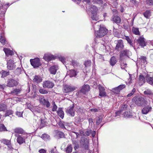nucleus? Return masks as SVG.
<instances>
[{
    "instance_id": "obj_1",
    "label": "nucleus",
    "mask_w": 153,
    "mask_h": 153,
    "mask_svg": "<svg viewBox=\"0 0 153 153\" xmlns=\"http://www.w3.org/2000/svg\"><path fill=\"white\" fill-rule=\"evenodd\" d=\"M95 35L97 37H102L107 33L108 30L104 27L95 24L94 26Z\"/></svg>"
},
{
    "instance_id": "obj_2",
    "label": "nucleus",
    "mask_w": 153,
    "mask_h": 153,
    "mask_svg": "<svg viewBox=\"0 0 153 153\" xmlns=\"http://www.w3.org/2000/svg\"><path fill=\"white\" fill-rule=\"evenodd\" d=\"M134 103L139 105H142L146 104L147 101L143 98L142 97H135L132 100Z\"/></svg>"
},
{
    "instance_id": "obj_3",
    "label": "nucleus",
    "mask_w": 153,
    "mask_h": 153,
    "mask_svg": "<svg viewBox=\"0 0 153 153\" xmlns=\"http://www.w3.org/2000/svg\"><path fill=\"white\" fill-rule=\"evenodd\" d=\"M91 12V18L93 20L97 21L99 20L98 16L97 15V9L96 6L94 5L91 6L90 9Z\"/></svg>"
},
{
    "instance_id": "obj_4",
    "label": "nucleus",
    "mask_w": 153,
    "mask_h": 153,
    "mask_svg": "<svg viewBox=\"0 0 153 153\" xmlns=\"http://www.w3.org/2000/svg\"><path fill=\"white\" fill-rule=\"evenodd\" d=\"M76 87L74 86L65 85L63 87V92L64 93H68L75 90Z\"/></svg>"
},
{
    "instance_id": "obj_5",
    "label": "nucleus",
    "mask_w": 153,
    "mask_h": 153,
    "mask_svg": "<svg viewBox=\"0 0 153 153\" xmlns=\"http://www.w3.org/2000/svg\"><path fill=\"white\" fill-rule=\"evenodd\" d=\"M131 55V52L128 50L126 49L121 51L120 54V58L122 60L125 56H128Z\"/></svg>"
},
{
    "instance_id": "obj_6",
    "label": "nucleus",
    "mask_w": 153,
    "mask_h": 153,
    "mask_svg": "<svg viewBox=\"0 0 153 153\" xmlns=\"http://www.w3.org/2000/svg\"><path fill=\"white\" fill-rule=\"evenodd\" d=\"M15 63L12 59L8 60L7 64V68L10 70H13L15 69L16 68Z\"/></svg>"
},
{
    "instance_id": "obj_7",
    "label": "nucleus",
    "mask_w": 153,
    "mask_h": 153,
    "mask_svg": "<svg viewBox=\"0 0 153 153\" xmlns=\"http://www.w3.org/2000/svg\"><path fill=\"white\" fill-rule=\"evenodd\" d=\"M30 62L34 68L39 67L41 65L39 59L38 58H35L34 59H31Z\"/></svg>"
},
{
    "instance_id": "obj_8",
    "label": "nucleus",
    "mask_w": 153,
    "mask_h": 153,
    "mask_svg": "<svg viewBox=\"0 0 153 153\" xmlns=\"http://www.w3.org/2000/svg\"><path fill=\"white\" fill-rule=\"evenodd\" d=\"M74 105L73 104L72 106L68 108L66 111L67 114L72 117H74L75 115V112L74 110Z\"/></svg>"
},
{
    "instance_id": "obj_9",
    "label": "nucleus",
    "mask_w": 153,
    "mask_h": 153,
    "mask_svg": "<svg viewBox=\"0 0 153 153\" xmlns=\"http://www.w3.org/2000/svg\"><path fill=\"white\" fill-rule=\"evenodd\" d=\"M54 86V83L50 81H45L43 84V87L45 88H52Z\"/></svg>"
},
{
    "instance_id": "obj_10",
    "label": "nucleus",
    "mask_w": 153,
    "mask_h": 153,
    "mask_svg": "<svg viewBox=\"0 0 153 153\" xmlns=\"http://www.w3.org/2000/svg\"><path fill=\"white\" fill-rule=\"evenodd\" d=\"M18 85L17 81L13 79L8 80L7 83V86L10 87L16 86Z\"/></svg>"
},
{
    "instance_id": "obj_11",
    "label": "nucleus",
    "mask_w": 153,
    "mask_h": 153,
    "mask_svg": "<svg viewBox=\"0 0 153 153\" xmlns=\"http://www.w3.org/2000/svg\"><path fill=\"white\" fill-rule=\"evenodd\" d=\"M39 101L40 103L46 105L47 108L50 107V104L49 102L46 100L43 97L41 96L39 98Z\"/></svg>"
},
{
    "instance_id": "obj_12",
    "label": "nucleus",
    "mask_w": 153,
    "mask_h": 153,
    "mask_svg": "<svg viewBox=\"0 0 153 153\" xmlns=\"http://www.w3.org/2000/svg\"><path fill=\"white\" fill-rule=\"evenodd\" d=\"M98 89L99 90V96L101 97L105 96L106 95L104 87L101 85H98Z\"/></svg>"
},
{
    "instance_id": "obj_13",
    "label": "nucleus",
    "mask_w": 153,
    "mask_h": 153,
    "mask_svg": "<svg viewBox=\"0 0 153 153\" xmlns=\"http://www.w3.org/2000/svg\"><path fill=\"white\" fill-rule=\"evenodd\" d=\"M152 109V107L149 105H148L144 107L142 110V112L143 114H146L149 112L151 111Z\"/></svg>"
},
{
    "instance_id": "obj_14",
    "label": "nucleus",
    "mask_w": 153,
    "mask_h": 153,
    "mask_svg": "<svg viewBox=\"0 0 153 153\" xmlns=\"http://www.w3.org/2000/svg\"><path fill=\"white\" fill-rule=\"evenodd\" d=\"M90 86L88 85H84L82 86L81 90V91L83 94H85L86 93L90 91Z\"/></svg>"
},
{
    "instance_id": "obj_15",
    "label": "nucleus",
    "mask_w": 153,
    "mask_h": 153,
    "mask_svg": "<svg viewBox=\"0 0 153 153\" xmlns=\"http://www.w3.org/2000/svg\"><path fill=\"white\" fill-rule=\"evenodd\" d=\"M58 69V66L56 65H53L49 69V71L52 74H56Z\"/></svg>"
},
{
    "instance_id": "obj_16",
    "label": "nucleus",
    "mask_w": 153,
    "mask_h": 153,
    "mask_svg": "<svg viewBox=\"0 0 153 153\" xmlns=\"http://www.w3.org/2000/svg\"><path fill=\"white\" fill-rule=\"evenodd\" d=\"M124 47L123 41L121 40H119L116 45L115 49L117 50H120L123 49Z\"/></svg>"
},
{
    "instance_id": "obj_17",
    "label": "nucleus",
    "mask_w": 153,
    "mask_h": 153,
    "mask_svg": "<svg viewBox=\"0 0 153 153\" xmlns=\"http://www.w3.org/2000/svg\"><path fill=\"white\" fill-rule=\"evenodd\" d=\"M54 58L53 55L50 53L45 54L43 58L46 61L48 62L53 59Z\"/></svg>"
},
{
    "instance_id": "obj_18",
    "label": "nucleus",
    "mask_w": 153,
    "mask_h": 153,
    "mask_svg": "<svg viewBox=\"0 0 153 153\" xmlns=\"http://www.w3.org/2000/svg\"><path fill=\"white\" fill-rule=\"evenodd\" d=\"M15 136L17 137V142L20 144L25 142V139L21 136L18 135L17 134H15Z\"/></svg>"
},
{
    "instance_id": "obj_19",
    "label": "nucleus",
    "mask_w": 153,
    "mask_h": 153,
    "mask_svg": "<svg viewBox=\"0 0 153 153\" xmlns=\"http://www.w3.org/2000/svg\"><path fill=\"white\" fill-rule=\"evenodd\" d=\"M144 94L147 95L149 97L152 98L153 97V92L149 89H146L144 92Z\"/></svg>"
},
{
    "instance_id": "obj_20",
    "label": "nucleus",
    "mask_w": 153,
    "mask_h": 153,
    "mask_svg": "<svg viewBox=\"0 0 153 153\" xmlns=\"http://www.w3.org/2000/svg\"><path fill=\"white\" fill-rule=\"evenodd\" d=\"M138 43L142 47H144L146 45L145 42L143 38L140 37L137 40Z\"/></svg>"
},
{
    "instance_id": "obj_21",
    "label": "nucleus",
    "mask_w": 153,
    "mask_h": 153,
    "mask_svg": "<svg viewBox=\"0 0 153 153\" xmlns=\"http://www.w3.org/2000/svg\"><path fill=\"white\" fill-rule=\"evenodd\" d=\"M1 142L4 144L8 146V147L9 149H11L12 148L11 145V142L10 140L4 139L1 140Z\"/></svg>"
},
{
    "instance_id": "obj_22",
    "label": "nucleus",
    "mask_w": 153,
    "mask_h": 153,
    "mask_svg": "<svg viewBox=\"0 0 153 153\" xmlns=\"http://www.w3.org/2000/svg\"><path fill=\"white\" fill-rule=\"evenodd\" d=\"M84 142L82 140L81 144L82 145L83 147L86 149H88V142L87 139L83 140Z\"/></svg>"
},
{
    "instance_id": "obj_23",
    "label": "nucleus",
    "mask_w": 153,
    "mask_h": 153,
    "mask_svg": "<svg viewBox=\"0 0 153 153\" xmlns=\"http://www.w3.org/2000/svg\"><path fill=\"white\" fill-rule=\"evenodd\" d=\"M111 20L113 22L117 24H119L121 20L120 18L118 16H115L112 17Z\"/></svg>"
},
{
    "instance_id": "obj_24",
    "label": "nucleus",
    "mask_w": 153,
    "mask_h": 153,
    "mask_svg": "<svg viewBox=\"0 0 153 153\" xmlns=\"http://www.w3.org/2000/svg\"><path fill=\"white\" fill-rule=\"evenodd\" d=\"M145 82V79L144 77L142 75H140L139 78V83L140 85H142Z\"/></svg>"
},
{
    "instance_id": "obj_25",
    "label": "nucleus",
    "mask_w": 153,
    "mask_h": 153,
    "mask_svg": "<svg viewBox=\"0 0 153 153\" xmlns=\"http://www.w3.org/2000/svg\"><path fill=\"white\" fill-rule=\"evenodd\" d=\"M146 79L147 82L150 85L153 84V76H150L147 75L146 76Z\"/></svg>"
},
{
    "instance_id": "obj_26",
    "label": "nucleus",
    "mask_w": 153,
    "mask_h": 153,
    "mask_svg": "<svg viewBox=\"0 0 153 153\" xmlns=\"http://www.w3.org/2000/svg\"><path fill=\"white\" fill-rule=\"evenodd\" d=\"M33 81L36 83H39L42 82V79L40 76L36 75L34 77Z\"/></svg>"
},
{
    "instance_id": "obj_27",
    "label": "nucleus",
    "mask_w": 153,
    "mask_h": 153,
    "mask_svg": "<svg viewBox=\"0 0 153 153\" xmlns=\"http://www.w3.org/2000/svg\"><path fill=\"white\" fill-rule=\"evenodd\" d=\"M3 51L4 52L6 55H12L13 54V52L7 48H4L3 49Z\"/></svg>"
},
{
    "instance_id": "obj_28",
    "label": "nucleus",
    "mask_w": 153,
    "mask_h": 153,
    "mask_svg": "<svg viewBox=\"0 0 153 153\" xmlns=\"http://www.w3.org/2000/svg\"><path fill=\"white\" fill-rule=\"evenodd\" d=\"M59 116L62 119H63L64 117V112L61 108H59L57 111Z\"/></svg>"
},
{
    "instance_id": "obj_29",
    "label": "nucleus",
    "mask_w": 153,
    "mask_h": 153,
    "mask_svg": "<svg viewBox=\"0 0 153 153\" xmlns=\"http://www.w3.org/2000/svg\"><path fill=\"white\" fill-rule=\"evenodd\" d=\"M22 91V89L20 88H16L14 89L12 91H11V94H14L17 95L18 94L20 93Z\"/></svg>"
},
{
    "instance_id": "obj_30",
    "label": "nucleus",
    "mask_w": 153,
    "mask_h": 153,
    "mask_svg": "<svg viewBox=\"0 0 153 153\" xmlns=\"http://www.w3.org/2000/svg\"><path fill=\"white\" fill-rule=\"evenodd\" d=\"M0 42L3 45H4L6 42L4 34L2 33L0 36Z\"/></svg>"
},
{
    "instance_id": "obj_31",
    "label": "nucleus",
    "mask_w": 153,
    "mask_h": 153,
    "mask_svg": "<svg viewBox=\"0 0 153 153\" xmlns=\"http://www.w3.org/2000/svg\"><path fill=\"white\" fill-rule=\"evenodd\" d=\"M14 132L16 133L22 134L24 132L23 130L21 128H18L14 129Z\"/></svg>"
},
{
    "instance_id": "obj_32",
    "label": "nucleus",
    "mask_w": 153,
    "mask_h": 153,
    "mask_svg": "<svg viewBox=\"0 0 153 153\" xmlns=\"http://www.w3.org/2000/svg\"><path fill=\"white\" fill-rule=\"evenodd\" d=\"M68 124V123L63 122V121H60L58 123L59 126L60 127L62 128L65 129H66V128L65 127V126H66Z\"/></svg>"
},
{
    "instance_id": "obj_33",
    "label": "nucleus",
    "mask_w": 153,
    "mask_h": 153,
    "mask_svg": "<svg viewBox=\"0 0 153 153\" xmlns=\"http://www.w3.org/2000/svg\"><path fill=\"white\" fill-rule=\"evenodd\" d=\"M144 16L147 19H149L151 16V12L150 10H147L143 13Z\"/></svg>"
},
{
    "instance_id": "obj_34",
    "label": "nucleus",
    "mask_w": 153,
    "mask_h": 153,
    "mask_svg": "<svg viewBox=\"0 0 153 153\" xmlns=\"http://www.w3.org/2000/svg\"><path fill=\"white\" fill-rule=\"evenodd\" d=\"M116 63V60L114 56H112L110 59V63L112 66L114 65Z\"/></svg>"
},
{
    "instance_id": "obj_35",
    "label": "nucleus",
    "mask_w": 153,
    "mask_h": 153,
    "mask_svg": "<svg viewBox=\"0 0 153 153\" xmlns=\"http://www.w3.org/2000/svg\"><path fill=\"white\" fill-rule=\"evenodd\" d=\"M7 108V106L5 104H0V111H4Z\"/></svg>"
},
{
    "instance_id": "obj_36",
    "label": "nucleus",
    "mask_w": 153,
    "mask_h": 153,
    "mask_svg": "<svg viewBox=\"0 0 153 153\" xmlns=\"http://www.w3.org/2000/svg\"><path fill=\"white\" fill-rule=\"evenodd\" d=\"M72 150V148L71 145H68L66 148V152L67 153H71Z\"/></svg>"
},
{
    "instance_id": "obj_37",
    "label": "nucleus",
    "mask_w": 153,
    "mask_h": 153,
    "mask_svg": "<svg viewBox=\"0 0 153 153\" xmlns=\"http://www.w3.org/2000/svg\"><path fill=\"white\" fill-rule=\"evenodd\" d=\"M41 138L44 140H47L50 139V136L47 134H44L42 135Z\"/></svg>"
},
{
    "instance_id": "obj_38",
    "label": "nucleus",
    "mask_w": 153,
    "mask_h": 153,
    "mask_svg": "<svg viewBox=\"0 0 153 153\" xmlns=\"http://www.w3.org/2000/svg\"><path fill=\"white\" fill-rule=\"evenodd\" d=\"M132 32L136 35H138L139 34V31L138 28L133 27L132 29Z\"/></svg>"
},
{
    "instance_id": "obj_39",
    "label": "nucleus",
    "mask_w": 153,
    "mask_h": 153,
    "mask_svg": "<svg viewBox=\"0 0 153 153\" xmlns=\"http://www.w3.org/2000/svg\"><path fill=\"white\" fill-rule=\"evenodd\" d=\"M70 77H71L75 76L76 75V71L73 70H70Z\"/></svg>"
},
{
    "instance_id": "obj_40",
    "label": "nucleus",
    "mask_w": 153,
    "mask_h": 153,
    "mask_svg": "<svg viewBox=\"0 0 153 153\" xmlns=\"http://www.w3.org/2000/svg\"><path fill=\"white\" fill-rule=\"evenodd\" d=\"M124 116L125 117H129L132 116V114L130 111L125 112L124 113Z\"/></svg>"
},
{
    "instance_id": "obj_41",
    "label": "nucleus",
    "mask_w": 153,
    "mask_h": 153,
    "mask_svg": "<svg viewBox=\"0 0 153 153\" xmlns=\"http://www.w3.org/2000/svg\"><path fill=\"white\" fill-rule=\"evenodd\" d=\"M92 2L94 4H102L103 3L102 0H93Z\"/></svg>"
},
{
    "instance_id": "obj_42",
    "label": "nucleus",
    "mask_w": 153,
    "mask_h": 153,
    "mask_svg": "<svg viewBox=\"0 0 153 153\" xmlns=\"http://www.w3.org/2000/svg\"><path fill=\"white\" fill-rule=\"evenodd\" d=\"M13 112V111L11 110H7L6 111V113L4 114V116L5 117H7L9 116L10 115L12 114Z\"/></svg>"
},
{
    "instance_id": "obj_43",
    "label": "nucleus",
    "mask_w": 153,
    "mask_h": 153,
    "mask_svg": "<svg viewBox=\"0 0 153 153\" xmlns=\"http://www.w3.org/2000/svg\"><path fill=\"white\" fill-rule=\"evenodd\" d=\"M125 39L127 41L128 43L130 45L132 46H133L132 42L128 36H125Z\"/></svg>"
},
{
    "instance_id": "obj_44",
    "label": "nucleus",
    "mask_w": 153,
    "mask_h": 153,
    "mask_svg": "<svg viewBox=\"0 0 153 153\" xmlns=\"http://www.w3.org/2000/svg\"><path fill=\"white\" fill-rule=\"evenodd\" d=\"M9 71H3L2 73V77H4L9 74Z\"/></svg>"
},
{
    "instance_id": "obj_45",
    "label": "nucleus",
    "mask_w": 153,
    "mask_h": 153,
    "mask_svg": "<svg viewBox=\"0 0 153 153\" xmlns=\"http://www.w3.org/2000/svg\"><path fill=\"white\" fill-rule=\"evenodd\" d=\"M91 62L90 60H88L85 62L84 63V65L86 67L90 66L91 64Z\"/></svg>"
},
{
    "instance_id": "obj_46",
    "label": "nucleus",
    "mask_w": 153,
    "mask_h": 153,
    "mask_svg": "<svg viewBox=\"0 0 153 153\" xmlns=\"http://www.w3.org/2000/svg\"><path fill=\"white\" fill-rule=\"evenodd\" d=\"M140 59L141 61L144 63L146 64V57L141 56H140Z\"/></svg>"
},
{
    "instance_id": "obj_47",
    "label": "nucleus",
    "mask_w": 153,
    "mask_h": 153,
    "mask_svg": "<svg viewBox=\"0 0 153 153\" xmlns=\"http://www.w3.org/2000/svg\"><path fill=\"white\" fill-rule=\"evenodd\" d=\"M0 130L1 131H7L6 127L4 124H1L0 125Z\"/></svg>"
},
{
    "instance_id": "obj_48",
    "label": "nucleus",
    "mask_w": 153,
    "mask_h": 153,
    "mask_svg": "<svg viewBox=\"0 0 153 153\" xmlns=\"http://www.w3.org/2000/svg\"><path fill=\"white\" fill-rule=\"evenodd\" d=\"M76 135V138H77L80 135H82L83 134L84 132L82 131H79V133H78L74 132H73Z\"/></svg>"
},
{
    "instance_id": "obj_49",
    "label": "nucleus",
    "mask_w": 153,
    "mask_h": 153,
    "mask_svg": "<svg viewBox=\"0 0 153 153\" xmlns=\"http://www.w3.org/2000/svg\"><path fill=\"white\" fill-rule=\"evenodd\" d=\"M39 91L40 93L43 94H46L48 93L47 91L42 89H39Z\"/></svg>"
},
{
    "instance_id": "obj_50",
    "label": "nucleus",
    "mask_w": 153,
    "mask_h": 153,
    "mask_svg": "<svg viewBox=\"0 0 153 153\" xmlns=\"http://www.w3.org/2000/svg\"><path fill=\"white\" fill-rule=\"evenodd\" d=\"M83 93L81 91V90L79 91H78L76 94V95L78 97H81L82 96Z\"/></svg>"
},
{
    "instance_id": "obj_51",
    "label": "nucleus",
    "mask_w": 153,
    "mask_h": 153,
    "mask_svg": "<svg viewBox=\"0 0 153 153\" xmlns=\"http://www.w3.org/2000/svg\"><path fill=\"white\" fill-rule=\"evenodd\" d=\"M53 107L52 109L53 111H55L57 108V107L56 105L55 104V102H53Z\"/></svg>"
},
{
    "instance_id": "obj_52",
    "label": "nucleus",
    "mask_w": 153,
    "mask_h": 153,
    "mask_svg": "<svg viewBox=\"0 0 153 153\" xmlns=\"http://www.w3.org/2000/svg\"><path fill=\"white\" fill-rule=\"evenodd\" d=\"M128 105L126 104H124L122 105L121 107V109L122 110H124L126 109Z\"/></svg>"
},
{
    "instance_id": "obj_53",
    "label": "nucleus",
    "mask_w": 153,
    "mask_h": 153,
    "mask_svg": "<svg viewBox=\"0 0 153 153\" xmlns=\"http://www.w3.org/2000/svg\"><path fill=\"white\" fill-rule=\"evenodd\" d=\"M21 69L20 68H17L15 72L16 74L18 75L21 74Z\"/></svg>"
},
{
    "instance_id": "obj_54",
    "label": "nucleus",
    "mask_w": 153,
    "mask_h": 153,
    "mask_svg": "<svg viewBox=\"0 0 153 153\" xmlns=\"http://www.w3.org/2000/svg\"><path fill=\"white\" fill-rule=\"evenodd\" d=\"M146 2L149 5H153V0H146Z\"/></svg>"
},
{
    "instance_id": "obj_55",
    "label": "nucleus",
    "mask_w": 153,
    "mask_h": 153,
    "mask_svg": "<svg viewBox=\"0 0 153 153\" xmlns=\"http://www.w3.org/2000/svg\"><path fill=\"white\" fill-rule=\"evenodd\" d=\"M91 129L88 130L85 132V134L86 135L88 136L91 134Z\"/></svg>"
},
{
    "instance_id": "obj_56",
    "label": "nucleus",
    "mask_w": 153,
    "mask_h": 153,
    "mask_svg": "<svg viewBox=\"0 0 153 153\" xmlns=\"http://www.w3.org/2000/svg\"><path fill=\"white\" fill-rule=\"evenodd\" d=\"M119 88L120 89V90H121L125 88L126 85H119L118 86Z\"/></svg>"
},
{
    "instance_id": "obj_57",
    "label": "nucleus",
    "mask_w": 153,
    "mask_h": 153,
    "mask_svg": "<svg viewBox=\"0 0 153 153\" xmlns=\"http://www.w3.org/2000/svg\"><path fill=\"white\" fill-rule=\"evenodd\" d=\"M71 64L74 66V67L77 65V62L76 61H73L71 63Z\"/></svg>"
},
{
    "instance_id": "obj_58",
    "label": "nucleus",
    "mask_w": 153,
    "mask_h": 153,
    "mask_svg": "<svg viewBox=\"0 0 153 153\" xmlns=\"http://www.w3.org/2000/svg\"><path fill=\"white\" fill-rule=\"evenodd\" d=\"M102 120V119L101 118H99L98 120L97 121V125H99Z\"/></svg>"
},
{
    "instance_id": "obj_59",
    "label": "nucleus",
    "mask_w": 153,
    "mask_h": 153,
    "mask_svg": "<svg viewBox=\"0 0 153 153\" xmlns=\"http://www.w3.org/2000/svg\"><path fill=\"white\" fill-rule=\"evenodd\" d=\"M121 111H117L115 113V117H116L117 116H120L121 114Z\"/></svg>"
},
{
    "instance_id": "obj_60",
    "label": "nucleus",
    "mask_w": 153,
    "mask_h": 153,
    "mask_svg": "<svg viewBox=\"0 0 153 153\" xmlns=\"http://www.w3.org/2000/svg\"><path fill=\"white\" fill-rule=\"evenodd\" d=\"M39 152L40 153H46V151L44 149H41L39 151Z\"/></svg>"
},
{
    "instance_id": "obj_61",
    "label": "nucleus",
    "mask_w": 153,
    "mask_h": 153,
    "mask_svg": "<svg viewBox=\"0 0 153 153\" xmlns=\"http://www.w3.org/2000/svg\"><path fill=\"white\" fill-rule=\"evenodd\" d=\"M16 115L18 116L19 117H21L22 116V112L17 111Z\"/></svg>"
},
{
    "instance_id": "obj_62",
    "label": "nucleus",
    "mask_w": 153,
    "mask_h": 153,
    "mask_svg": "<svg viewBox=\"0 0 153 153\" xmlns=\"http://www.w3.org/2000/svg\"><path fill=\"white\" fill-rule=\"evenodd\" d=\"M118 87H117L116 88H114L113 89V90H114V91H116L115 92L117 93H118L120 91V89Z\"/></svg>"
},
{
    "instance_id": "obj_63",
    "label": "nucleus",
    "mask_w": 153,
    "mask_h": 153,
    "mask_svg": "<svg viewBox=\"0 0 153 153\" xmlns=\"http://www.w3.org/2000/svg\"><path fill=\"white\" fill-rule=\"evenodd\" d=\"M88 121L89 122V125L92 126L93 122V119L91 118H89L88 119Z\"/></svg>"
},
{
    "instance_id": "obj_64",
    "label": "nucleus",
    "mask_w": 153,
    "mask_h": 153,
    "mask_svg": "<svg viewBox=\"0 0 153 153\" xmlns=\"http://www.w3.org/2000/svg\"><path fill=\"white\" fill-rule=\"evenodd\" d=\"M56 149L55 148L52 149L50 151L51 153H56Z\"/></svg>"
}]
</instances>
